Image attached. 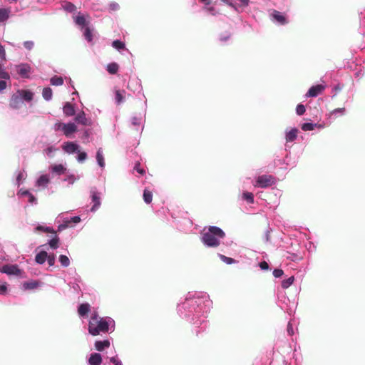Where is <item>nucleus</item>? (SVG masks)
I'll list each match as a JSON object with an SVG mask.
<instances>
[{
    "label": "nucleus",
    "instance_id": "nucleus-1",
    "mask_svg": "<svg viewBox=\"0 0 365 365\" xmlns=\"http://www.w3.org/2000/svg\"><path fill=\"white\" fill-rule=\"evenodd\" d=\"M178 316L192 325V333L202 337L205 331V293L188 292L177 304Z\"/></svg>",
    "mask_w": 365,
    "mask_h": 365
},
{
    "label": "nucleus",
    "instance_id": "nucleus-42",
    "mask_svg": "<svg viewBox=\"0 0 365 365\" xmlns=\"http://www.w3.org/2000/svg\"><path fill=\"white\" fill-rule=\"evenodd\" d=\"M62 8L63 10H65L67 12L72 13L76 11V6L69 1H64L62 4Z\"/></svg>",
    "mask_w": 365,
    "mask_h": 365
},
{
    "label": "nucleus",
    "instance_id": "nucleus-21",
    "mask_svg": "<svg viewBox=\"0 0 365 365\" xmlns=\"http://www.w3.org/2000/svg\"><path fill=\"white\" fill-rule=\"evenodd\" d=\"M21 96L22 101L30 102L33 100L34 93L30 90L19 89L17 90Z\"/></svg>",
    "mask_w": 365,
    "mask_h": 365
},
{
    "label": "nucleus",
    "instance_id": "nucleus-13",
    "mask_svg": "<svg viewBox=\"0 0 365 365\" xmlns=\"http://www.w3.org/2000/svg\"><path fill=\"white\" fill-rule=\"evenodd\" d=\"M326 86L322 84H317L312 86L309 88L308 91L307 92L305 97L306 98H315L317 97L319 94H321L323 91L325 89Z\"/></svg>",
    "mask_w": 365,
    "mask_h": 365
},
{
    "label": "nucleus",
    "instance_id": "nucleus-35",
    "mask_svg": "<svg viewBox=\"0 0 365 365\" xmlns=\"http://www.w3.org/2000/svg\"><path fill=\"white\" fill-rule=\"evenodd\" d=\"M346 113V109L345 108H339L333 110L330 113L329 118L335 119L337 116H342L344 115Z\"/></svg>",
    "mask_w": 365,
    "mask_h": 365
},
{
    "label": "nucleus",
    "instance_id": "nucleus-64",
    "mask_svg": "<svg viewBox=\"0 0 365 365\" xmlns=\"http://www.w3.org/2000/svg\"><path fill=\"white\" fill-rule=\"evenodd\" d=\"M259 267L263 271H267L269 269V264L265 261L259 262Z\"/></svg>",
    "mask_w": 365,
    "mask_h": 365
},
{
    "label": "nucleus",
    "instance_id": "nucleus-29",
    "mask_svg": "<svg viewBox=\"0 0 365 365\" xmlns=\"http://www.w3.org/2000/svg\"><path fill=\"white\" fill-rule=\"evenodd\" d=\"M38 286H39V282L36 280L24 282L22 284V289H24V290L34 289H36Z\"/></svg>",
    "mask_w": 365,
    "mask_h": 365
},
{
    "label": "nucleus",
    "instance_id": "nucleus-40",
    "mask_svg": "<svg viewBox=\"0 0 365 365\" xmlns=\"http://www.w3.org/2000/svg\"><path fill=\"white\" fill-rule=\"evenodd\" d=\"M59 237L55 234L54 237L48 241V244L52 250H56L58 247Z\"/></svg>",
    "mask_w": 365,
    "mask_h": 365
},
{
    "label": "nucleus",
    "instance_id": "nucleus-56",
    "mask_svg": "<svg viewBox=\"0 0 365 365\" xmlns=\"http://www.w3.org/2000/svg\"><path fill=\"white\" fill-rule=\"evenodd\" d=\"M24 48L28 51H31L34 47V42L33 41H26L23 43Z\"/></svg>",
    "mask_w": 365,
    "mask_h": 365
},
{
    "label": "nucleus",
    "instance_id": "nucleus-24",
    "mask_svg": "<svg viewBox=\"0 0 365 365\" xmlns=\"http://www.w3.org/2000/svg\"><path fill=\"white\" fill-rule=\"evenodd\" d=\"M96 162H97V164L98 165V166L101 168L104 169V168L106 166V163H105V158H104V155H103V150L101 148H99L97 150L96 154Z\"/></svg>",
    "mask_w": 365,
    "mask_h": 365
},
{
    "label": "nucleus",
    "instance_id": "nucleus-43",
    "mask_svg": "<svg viewBox=\"0 0 365 365\" xmlns=\"http://www.w3.org/2000/svg\"><path fill=\"white\" fill-rule=\"evenodd\" d=\"M83 36L88 42H89V43L93 42V33H92V30L90 27H86L84 29Z\"/></svg>",
    "mask_w": 365,
    "mask_h": 365
},
{
    "label": "nucleus",
    "instance_id": "nucleus-32",
    "mask_svg": "<svg viewBox=\"0 0 365 365\" xmlns=\"http://www.w3.org/2000/svg\"><path fill=\"white\" fill-rule=\"evenodd\" d=\"M75 121L79 124L87 125H88V120L86 117V114L83 111L78 113L75 117Z\"/></svg>",
    "mask_w": 365,
    "mask_h": 365
},
{
    "label": "nucleus",
    "instance_id": "nucleus-28",
    "mask_svg": "<svg viewBox=\"0 0 365 365\" xmlns=\"http://www.w3.org/2000/svg\"><path fill=\"white\" fill-rule=\"evenodd\" d=\"M112 46L120 53H122L123 51H128L126 48L125 43L119 39L114 40L112 42Z\"/></svg>",
    "mask_w": 365,
    "mask_h": 365
},
{
    "label": "nucleus",
    "instance_id": "nucleus-7",
    "mask_svg": "<svg viewBox=\"0 0 365 365\" xmlns=\"http://www.w3.org/2000/svg\"><path fill=\"white\" fill-rule=\"evenodd\" d=\"M276 179L271 175H261L256 179L255 187L260 188H267L269 186L275 185Z\"/></svg>",
    "mask_w": 365,
    "mask_h": 365
},
{
    "label": "nucleus",
    "instance_id": "nucleus-9",
    "mask_svg": "<svg viewBox=\"0 0 365 365\" xmlns=\"http://www.w3.org/2000/svg\"><path fill=\"white\" fill-rule=\"evenodd\" d=\"M270 19L274 24L278 26H284L289 22L287 15L277 10L272 11L270 14Z\"/></svg>",
    "mask_w": 365,
    "mask_h": 365
},
{
    "label": "nucleus",
    "instance_id": "nucleus-19",
    "mask_svg": "<svg viewBox=\"0 0 365 365\" xmlns=\"http://www.w3.org/2000/svg\"><path fill=\"white\" fill-rule=\"evenodd\" d=\"M81 282V278L79 275L76 274V277L73 279V281H70L68 283V285L73 289V291L79 294L81 291V287H80V282Z\"/></svg>",
    "mask_w": 365,
    "mask_h": 365
},
{
    "label": "nucleus",
    "instance_id": "nucleus-47",
    "mask_svg": "<svg viewBox=\"0 0 365 365\" xmlns=\"http://www.w3.org/2000/svg\"><path fill=\"white\" fill-rule=\"evenodd\" d=\"M218 257L223 262H225L227 264H232L237 262V261L234 258L227 257L222 254H218Z\"/></svg>",
    "mask_w": 365,
    "mask_h": 365
},
{
    "label": "nucleus",
    "instance_id": "nucleus-61",
    "mask_svg": "<svg viewBox=\"0 0 365 365\" xmlns=\"http://www.w3.org/2000/svg\"><path fill=\"white\" fill-rule=\"evenodd\" d=\"M56 150V149L55 148L50 146L45 150V153L49 158H52L53 155V154Z\"/></svg>",
    "mask_w": 365,
    "mask_h": 365
},
{
    "label": "nucleus",
    "instance_id": "nucleus-48",
    "mask_svg": "<svg viewBox=\"0 0 365 365\" xmlns=\"http://www.w3.org/2000/svg\"><path fill=\"white\" fill-rule=\"evenodd\" d=\"M140 90L138 92V95H140V96H139V99L140 100H142L143 101V103H144V117L145 116V113H146V109H147V107H148V103H147V98L145 96V94L143 93V88H142V86L140 84Z\"/></svg>",
    "mask_w": 365,
    "mask_h": 365
},
{
    "label": "nucleus",
    "instance_id": "nucleus-41",
    "mask_svg": "<svg viewBox=\"0 0 365 365\" xmlns=\"http://www.w3.org/2000/svg\"><path fill=\"white\" fill-rule=\"evenodd\" d=\"M50 83L55 86H61L63 84V78L61 76H54L50 78Z\"/></svg>",
    "mask_w": 365,
    "mask_h": 365
},
{
    "label": "nucleus",
    "instance_id": "nucleus-18",
    "mask_svg": "<svg viewBox=\"0 0 365 365\" xmlns=\"http://www.w3.org/2000/svg\"><path fill=\"white\" fill-rule=\"evenodd\" d=\"M102 356L99 353H92L91 354L88 359V365H101L102 364Z\"/></svg>",
    "mask_w": 365,
    "mask_h": 365
},
{
    "label": "nucleus",
    "instance_id": "nucleus-12",
    "mask_svg": "<svg viewBox=\"0 0 365 365\" xmlns=\"http://www.w3.org/2000/svg\"><path fill=\"white\" fill-rule=\"evenodd\" d=\"M0 272L17 276L21 274V270L16 264H5L0 267Z\"/></svg>",
    "mask_w": 365,
    "mask_h": 365
},
{
    "label": "nucleus",
    "instance_id": "nucleus-39",
    "mask_svg": "<svg viewBox=\"0 0 365 365\" xmlns=\"http://www.w3.org/2000/svg\"><path fill=\"white\" fill-rule=\"evenodd\" d=\"M242 200L246 201L248 204H253L255 202L254 195L250 192H247V191L243 192L242 195Z\"/></svg>",
    "mask_w": 365,
    "mask_h": 365
},
{
    "label": "nucleus",
    "instance_id": "nucleus-10",
    "mask_svg": "<svg viewBox=\"0 0 365 365\" xmlns=\"http://www.w3.org/2000/svg\"><path fill=\"white\" fill-rule=\"evenodd\" d=\"M16 72L23 78H29L31 67L29 63H21L14 66Z\"/></svg>",
    "mask_w": 365,
    "mask_h": 365
},
{
    "label": "nucleus",
    "instance_id": "nucleus-20",
    "mask_svg": "<svg viewBox=\"0 0 365 365\" xmlns=\"http://www.w3.org/2000/svg\"><path fill=\"white\" fill-rule=\"evenodd\" d=\"M61 220L63 222V223L60 224L58 226V229L57 230H56V232H61L68 228L69 226L68 217H65L63 213L58 215V216L56 218V221L60 222Z\"/></svg>",
    "mask_w": 365,
    "mask_h": 365
},
{
    "label": "nucleus",
    "instance_id": "nucleus-3",
    "mask_svg": "<svg viewBox=\"0 0 365 365\" xmlns=\"http://www.w3.org/2000/svg\"><path fill=\"white\" fill-rule=\"evenodd\" d=\"M207 228V247H217L220 240L225 237V232L217 226H209Z\"/></svg>",
    "mask_w": 365,
    "mask_h": 365
},
{
    "label": "nucleus",
    "instance_id": "nucleus-11",
    "mask_svg": "<svg viewBox=\"0 0 365 365\" xmlns=\"http://www.w3.org/2000/svg\"><path fill=\"white\" fill-rule=\"evenodd\" d=\"M64 153L73 155L80 151L81 146L75 141H66L61 145Z\"/></svg>",
    "mask_w": 365,
    "mask_h": 365
},
{
    "label": "nucleus",
    "instance_id": "nucleus-59",
    "mask_svg": "<svg viewBox=\"0 0 365 365\" xmlns=\"http://www.w3.org/2000/svg\"><path fill=\"white\" fill-rule=\"evenodd\" d=\"M142 122V118L138 116H133L131 118V123L133 125H140Z\"/></svg>",
    "mask_w": 365,
    "mask_h": 365
},
{
    "label": "nucleus",
    "instance_id": "nucleus-17",
    "mask_svg": "<svg viewBox=\"0 0 365 365\" xmlns=\"http://www.w3.org/2000/svg\"><path fill=\"white\" fill-rule=\"evenodd\" d=\"M298 129L297 128H292L289 130H285V140L287 143H292L297 138Z\"/></svg>",
    "mask_w": 365,
    "mask_h": 365
},
{
    "label": "nucleus",
    "instance_id": "nucleus-63",
    "mask_svg": "<svg viewBox=\"0 0 365 365\" xmlns=\"http://www.w3.org/2000/svg\"><path fill=\"white\" fill-rule=\"evenodd\" d=\"M76 180L77 178L73 175H69L63 180L67 181L70 185H72Z\"/></svg>",
    "mask_w": 365,
    "mask_h": 365
},
{
    "label": "nucleus",
    "instance_id": "nucleus-6",
    "mask_svg": "<svg viewBox=\"0 0 365 365\" xmlns=\"http://www.w3.org/2000/svg\"><path fill=\"white\" fill-rule=\"evenodd\" d=\"M90 198L93 205L90 208V212H96L101 205V192L96 187H92L90 190Z\"/></svg>",
    "mask_w": 365,
    "mask_h": 365
},
{
    "label": "nucleus",
    "instance_id": "nucleus-8",
    "mask_svg": "<svg viewBox=\"0 0 365 365\" xmlns=\"http://www.w3.org/2000/svg\"><path fill=\"white\" fill-rule=\"evenodd\" d=\"M224 3L240 14L245 11V9L250 5L251 1L250 0H225Z\"/></svg>",
    "mask_w": 365,
    "mask_h": 365
},
{
    "label": "nucleus",
    "instance_id": "nucleus-53",
    "mask_svg": "<svg viewBox=\"0 0 365 365\" xmlns=\"http://www.w3.org/2000/svg\"><path fill=\"white\" fill-rule=\"evenodd\" d=\"M306 111L305 106L302 103H299L296 107V113L298 115H302Z\"/></svg>",
    "mask_w": 365,
    "mask_h": 365
},
{
    "label": "nucleus",
    "instance_id": "nucleus-54",
    "mask_svg": "<svg viewBox=\"0 0 365 365\" xmlns=\"http://www.w3.org/2000/svg\"><path fill=\"white\" fill-rule=\"evenodd\" d=\"M46 260L48 262V264L50 267H52L55 264L56 261V256L54 254L48 255L47 254V258Z\"/></svg>",
    "mask_w": 365,
    "mask_h": 365
},
{
    "label": "nucleus",
    "instance_id": "nucleus-33",
    "mask_svg": "<svg viewBox=\"0 0 365 365\" xmlns=\"http://www.w3.org/2000/svg\"><path fill=\"white\" fill-rule=\"evenodd\" d=\"M49 182V178L47 175H41L36 180V185L46 187Z\"/></svg>",
    "mask_w": 365,
    "mask_h": 365
},
{
    "label": "nucleus",
    "instance_id": "nucleus-57",
    "mask_svg": "<svg viewBox=\"0 0 365 365\" xmlns=\"http://www.w3.org/2000/svg\"><path fill=\"white\" fill-rule=\"evenodd\" d=\"M109 360L110 362L112 363L113 365H123L121 360L118 358L117 355L110 357Z\"/></svg>",
    "mask_w": 365,
    "mask_h": 365
},
{
    "label": "nucleus",
    "instance_id": "nucleus-58",
    "mask_svg": "<svg viewBox=\"0 0 365 365\" xmlns=\"http://www.w3.org/2000/svg\"><path fill=\"white\" fill-rule=\"evenodd\" d=\"M273 275L276 278H279L284 274V271L282 269L276 268L273 270Z\"/></svg>",
    "mask_w": 365,
    "mask_h": 365
},
{
    "label": "nucleus",
    "instance_id": "nucleus-27",
    "mask_svg": "<svg viewBox=\"0 0 365 365\" xmlns=\"http://www.w3.org/2000/svg\"><path fill=\"white\" fill-rule=\"evenodd\" d=\"M231 33L226 31L222 34H220L218 39L221 45L225 46L229 44V42L231 40Z\"/></svg>",
    "mask_w": 365,
    "mask_h": 365
},
{
    "label": "nucleus",
    "instance_id": "nucleus-30",
    "mask_svg": "<svg viewBox=\"0 0 365 365\" xmlns=\"http://www.w3.org/2000/svg\"><path fill=\"white\" fill-rule=\"evenodd\" d=\"M10 8H0V24L6 21L10 16Z\"/></svg>",
    "mask_w": 365,
    "mask_h": 365
},
{
    "label": "nucleus",
    "instance_id": "nucleus-38",
    "mask_svg": "<svg viewBox=\"0 0 365 365\" xmlns=\"http://www.w3.org/2000/svg\"><path fill=\"white\" fill-rule=\"evenodd\" d=\"M119 69V66L115 62L110 63L106 66V70L110 74H115Z\"/></svg>",
    "mask_w": 365,
    "mask_h": 365
},
{
    "label": "nucleus",
    "instance_id": "nucleus-36",
    "mask_svg": "<svg viewBox=\"0 0 365 365\" xmlns=\"http://www.w3.org/2000/svg\"><path fill=\"white\" fill-rule=\"evenodd\" d=\"M143 201L146 204H150L153 200V192L148 188H145L143 194Z\"/></svg>",
    "mask_w": 365,
    "mask_h": 365
},
{
    "label": "nucleus",
    "instance_id": "nucleus-5",
    "mask_svg": "<svg viewBox=\"0 0 365 365\" xmlns=\"http://www.w3.org/2000/svg\"><path fill=\"white\" fill-rule=\"evenodd\" d=\"M53 129L55 131H62L66 137L71 138L77 131V126L72 122L64 123L58 121L54 124Z\"/></svg>",
    "mask_w": 365,
    "mask_h": 365
},
{
    "label": "nucleus",
    "instance_id": "nucleus-55",
    "mask_svg": "<svg viewBox=\"0 0 365 365\" xmlns=\"http://www.w3.org/2000/svg\"><path fill=\"white\" fill-rule=\"evenodd\" d=\"M344 88V86L343 84L340 83H338L337 84H336L333 88H332V92L334 93V94L333 95V97H334L337 93H339V91H341Z\"/></svg>",
    "mask_w": 365,
    "mask_h": 365
},
{
    "label": "nucleus",
    "instance_id": "nucleus-52",
    "mask_svg": "<svg viewBox=\"0 0 365 365\" xmlns=\"http://www.w3.org/2000/svg\"><path fill=\"white\" fill-rule=\"evenodd\" d=\"M115 101L116 104H120L124 101V97L120 91H115Z\"/></svg>",
    "mask_w": 365,
    "mask_h": 365
},
{
    "label": "nucleus",
    "instance_id": "nucleus-4",
    "mask_svg": "<svg viewBox=\"0 0 365 365\" xmlns=\"http://www.w3.org/2000/svg\"><path fill=\"white\" fill-rule=\"evenodd\" d=\"M175 219V226L177 228L185 232H195V230L197 229V225H193L192 221L187 216V212H182V216L180 220H178L177 217H173Z\"/></svg>",
    "mask_w": 365,
    "mask_h": 365
},
{
    "label": "nucleus",
    "instance_id": "nucleus-15",
    "mask_svg": "<svg viewBox=\"0 0 365 365\" xmlns=\"http://www.w3.org/2000/svg\"><path fill=\"white\" fill-rule=\"evenodd\" d=\"M23 103L22 99L18 91L14 93L10 99L9 106L14 109H19Z\"/></svg>",
    "mask_w": 365,
    "mask_h": 365
},
{
    "label": "nucleus",
    "instance_id": "nucleus-25",
    "mask_svg": "<svg viewBox=\"0 0 365 365\" xmlns=\"http://www.w3.org/2000/svg\"><path fill=\"white\" fill-rule=\"evenodd\" d=\"M95 348L98 351H103L106 348L110 346V341L108 339L96 341Z\"/></svg>",
    "mask_w": 365,
    "mask_h": 365
},
{
    "label": "nucleus",
    "instance_id": "nucleus-22",
    "mask_svg": "<svg viewBox=\"0 0 365 365\" xmlns=\"http://www.w3.org/2000/svg\"><path fill=\"white\" fill-rule=\"evenodd\" d=\"M63 112L66 116L71 117L75 115L76 109L73 104L69 102H66L63 107Z\"/></svg>",
    "mask_w": 365,
    "mask_h": 365
},
{
    "label": "nucleus",
    "instance_id": "nucleus-26",
    "mask_svg": "<svg viewBox=\"0 0 365 365\" xmlns=\"http://www.w3.org/2000/svg\"><path fill=\"white\" fill-rule=\"evenodd\" d=\"M74 21L76 25L81 27V29H84L86 27H89L88 26V22L86 21L83 15L78 14L76 16Z\"/></svg>",
    "mask_w": 365,
    "mask_h": 365
},
{
    "label": "nucleus",
    "instance_id": "nucleus-2",
    "mask_svg": "<svg viewBox=\"0 0 365 365\" xmlns=\"http://www.w3.org/2000/svg\"><path fill=\"white\" fill-rule=\"evenodd\" d=\"M115 323L113 319L110 317L99 318L94 325L88 326V332L92 336H97L101 332H113L115 330Z\"/></svg>",
    "mask_w": 365,
    "mask_h": 365
},
{
    "label": "nucleus",
    "instance_id": "nucleus-49",
    "mask_svg": "<svg viewBox=\"0 0 365 365\" xmlns=\"http://www.w3.org/2000/svg\"><path fill=\"white\" fill-rule=\"evenodd\" d=\"M77 154L78 155L76 156V160L80 163H84L88 158L87 153L85 151H81L80 150V151L78 152Z\"/></svg>",
    "mask_w": 365,
    "mask_h": 365
},
{
    "label": "nucleus",
    "instance_id": "nucleus-37",
    "mask_svg": "<svg viewBox=\"0 0 365 365\" xmlns=\"http://www.w3.org/2000/svg\"><path fill=\"white\" fill-rule=\"evenodd\" d=\"M42 96L46 101H50L53 97V91L50 87H46L43 89Z\"/></svg>",
    "mask_w": 365,
    "mask_h": 365
},
{
    "label": "nucleus",
    "instance_id": "nucleus-16",
    "mask_svg": "<svg viewBox=\"0 0 365 365\" xmlns=\"http://www.w3.org/2000/svg\"><path fill=\"white\" fill-rule=\"evenodd\" d=\"M49 170L52 174L61 175L66 173L67 169L63 164H54L49 167Z\"/></svg>",
    "mask_w": 365,
    "mask_h": 365
},
{
    "label": "nucleus",
    "instance_id": "nucleus-23",
    "mask_svg": "<svg viewBox=\"0 0 365 365\" xmlns=\"http://www.w3.org/2000/svg\"><path fill=\"white\" fill-rule=\"evenodd\" d=\"M91 311V305L86 302L81 304L78 307V313L81 317H87Z\"/></svg>",
    "mask_w": 365,
    "mask_h": 365
},
{
    "label": "nucleus",
    "instance_id": "nucleus-50",
    "mask_svg": "<svg viewBox=\"0 0 365 365\" xmlns=\"http://www.w3.org/2000/svg\"><path fill=\"white\" fill-rule=\"evenodd\" d=\"M26 176V174L24 170L19 171L18 173L16 178V183L18 186H19L23 182V180L25 179Z\"/></svg>",
    "mask_w": 365,
    "mask_h": 365
},
{
    "label": "nucleus",
    "instance_id": "nucleus-45",
    "mask_svg": "<svg viewBox=\"0 0 365 365\" xmlns=\"http://www.w3.org/2000/svg\"><path fill=\"white\" fill-rule=\"evenodd\" d=\"M58 261L63 267H68L71 264L69 258L64 255H59Z\"/></svg>",
    "mask_w": 365,
    "mask_h": 365
},
{
    "label": "nucleus",
    "instance_id": "nucleus-14",
    "mask_svg": "<svg viewBox=\"0 0 365 365\" xmlns=\"http://www.w3.org/2000/svg\"><path fill=\"white\" fill-rule=\"evenodd\" d=\"M17 195L20 197H27L28 203L30 205H37V198L28 190L20 189L17 192Z\"/></svg>",
    "mask_w": 365,
    "mask_h": 365
},
{
    "label": "nucleus",
    "instance_id": "nucleus-31",
    "mask_svg": "<svg viewBox=\"0 0 365 365\" xmlns=\"http://www.w3.org/2000/svg\"><path fill=\"white\" fill-rule=\"evenodd\" d=\"M34 230L36 232H47V233H52V234L56 233V231L53 227L46 226L44 225H40V224H38L35 227Z\"/></svg>",
    "mask_w": 365,
    "mask_h": 365
},
{
    "label": "nucleus",
    "instance_id": "nucleus-51",
    "mask_svg": "<svg viewBox=\"0 0 365 365\" xmlns=\"http://www.w3.org/2000/svg\"><path fill=\"white\" fill-rule=\"evenodd\" d=\"M99 318L101 317L98 316V312L96 311L93 312L88 322V326H92L94 325V324H96V322L99 320Z\"/></svg>",
    "mask_w": 365,
    "mask_h": 365
},
{
    "label": "nucleus",
    "instance_id": "nucleus-60",
    "mask_svg": "<svg viewBox=\"0 0 365 365\" xmlns=\"http://www.w3.org/2000/svg\"><path fill=\"white\" fill-rule=\"evenodd\" d=\"M0 78L4 81L10 80V75L4 69L0 72Z\"/></svg>",
    "mask_w": 365,
    "mask_h": 365
},
{
    "label": "nucleus",
    "instance_id": "nucleus-46",
    "mask_svg": "<svg viewBox=\"0 0 365 365\" xmlns=\"http://www.w3.org/2000/svg\"><path fill=\"white\" fill-rule=\"evenodd\" d=\"M294 276H291V277H288L287 279H283L281 283L282 287L283 289L289 288L294 283Z\"/></svg>",
    "mask_w": 365,
    "mask_h": 365
},
{
    "label": "nucleus",
    "instance_id": "nucleus-62",
    "mask_svg": "<svg viewBox=\"0 0 365 365\" xmlns=\"http://www.w3.org/2000/svg\"><path fill=\"white\" fill-rule=\"evenodd\" d=\"M108 8L110 11H115L119 9L120 6L116 2H111L110 4H109Z\"/></svg>",
    "mask_w": 365,
    "mask_h": 365
},
{
    "label": "nucleus",
    "instance_id": "nucleus-44",
    "mask_svg": "<svg viewBox=\"0 0 365 365\" xmlns=\"http://www.w3.org/2000/svg\"><path fill=\"white\" fill-rule=\"evenodd\" d=\"M317 123L312 122H306L301 125V128L304 131H311L316 128Z\"/></svg>",
    "mask_w": 365,
    "mask_h": 365
},
{
    "label": "nucleus",
    "instance_id": "nucleus-34",
    "mask_svg": "<svg viewBox=\"0 0 365 365\" xmlns=\"http://www.w3.org/2000/svg\"><path fill=\"white\" fill-rule=\"evenodd\" d=\"M47 258V252L46 251H40L35 256V261L38 264H43L45 263Z\"/></svg>",
    "mask_w": 365,
    "mask_h": 365
}]
</instances>
